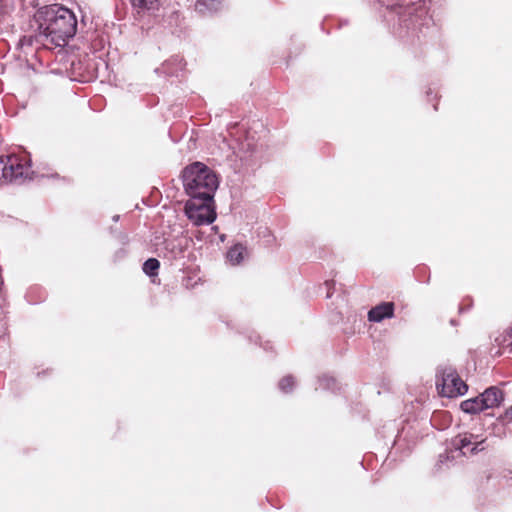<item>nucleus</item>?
I'll use <instances>...</instances> for the list:
<instances>
[{
    "instance_id": "9d476101",
    "label": "nucleus",
    "mask_w": 512,
    "mask_h": 512,
    "mask_svg": "<svg viewBox=\"0 0 512 512\" xmlns=\"http://www.w3.org/2000/svg\"><path fill=\"white\" fill-rule=\"evenodd\" d=\"M460 407L463 412L468 414H476L485 410V407L482 403L481 395L463 401Z\"/></svg>"
},
{
    "instance_id": "39448f33",
    "label": "nucleus",
    "mask_w": 512,
    "mask_h": 512,
    "mask_svg": "<svg viewBox=\"0 0 512 512\" xmlns=\"http://www.w3.org/2000/svg\"><path fill=\"white\" fill-rule=\"evenodd\" d=\"M185 213L197 226L211 224L216 219L214 201H208L204 197H190L185 204Z\"/></svg>"
},
{
    "instance_id": "6e6552de",
    "label": "nucleus",
    "mask_w": 512,
    "mask_h": 512,
    "mask_svg": "<svg viewBox=\"0 0 512 512\" xmlns=\"http://www.w3.org/2000/svg\"><path fill=\"white\" fill-rule=\"evenodd\" d=\"M480 395L485 409L498 407L504 399L502 391L495 386L487 388Z\"/></svg>"
},
{
    "instance_id": "20e7f679",
    "label": "nucleus",
    "mask_w": 512,
    "mask_h": 512,
    "mask_svg": "<svg viewBox=\"0 0 512 512\" xmlns=\"http://www.w3.org/2000/svg\"><path fill=\"white\" fill-rule=\"evenodd\" d=\"M31 173V165L25 156L12 154L0 157V181H21L29 178Z\"/></svg>"
},
{
    "instance_id": "a211bd4d",
    "label": "nucleus",
    "mask_w": 512,
    "mask_h": 512,
    "mask_svg": "<svg viewBox=\"0 0 512 512\" xmlns=\"http://www.w3.org/2000/svg\"><path fill=\"white\" fill-rule=\"evenodd\" d=\"M443 458L444 456L443 455H440V461L443 462Z\"/></svg>"
},
{
    "instance_id": "f3484780",
    "label": "nucleus",
    "mask_w": 512,
    "mask_h": 512,
    "mask_svg": "<svg viewBox=\"0 0 512 512\" xmlns=\"http://www.w3.org/2000/svg\"><path fill=\"white\" fill-rule=\"evenodd\" d=\"M502 417H503L504 421L512 422V406L505 411V413Z\"/></svg>"
},
{
    "instance_id": "f03ea898",
    "label": "nucleus",
    "mask_w": 512,
    "mask_h": 512,
    "mask_svg": "<svg viewBox=\"0 0 512 512\" xmlns=\"http://www.w3.org/2000/svg\"><path fill=\"white\" fill-rule=\"evenodd\" d=\"M183 184L190 197H201L212 201L219 180L213 170L201 162H194L183 171Z\"/></svg>"
},
{
    "instance_id": "ddd939ff",
    "label": "nucleus",
    "mask_w": 512,
    "mask_h": 512,
    "mask_svg": "<svg viewBox=\"0 0 512 512\" xmlns=\"http://www.w3.org/2000/svg\"><path fill=\"white\" fill-rule=\"evenodd\" d=\"M134 8L140 11H154L161 5V0H131Z\"/></svg>"
},
{
    "instance_id": "f8f14e48",
    "label": "nucleus",
    "mask_w": 512,
    "mask_h": 512,
    "mask_svg": "<svg viewBox=\"0 0 512 512\" xmlns=\"http://www.w3.org/2000/svg\"><path fill=\"white\" fill-rule=\"evenodd\" d=\"M495 342L503 350V353L512 355V327L500 334Z\"/></svg>"
},
{
    "instance_id": "423d86ee",
    "label": "nucleus",
    "mask_w": 512,
    "mask_h": 512,
    "mask_svg": "<svg viewBox=\"0 0 512 512\" xmlns=\"http://www.w3.org/2000/svg\"><path fill=\"white\" fill-rule=\"evenodd\" d=\"M484 443L485 439L468 432L457 435L452 441L455 450L461 451L463 455L483 451L485 449Z\"/></svg>"
},
{
    "instance_id": "1a4fd4ad",
    "label": "nucleus",
    "mask_w": 512,
    "mask_h": 512,
    "mask_svg": "<svg viewBox=\"0 0 512 512\" xmlns=\"http://www.w3.org/2000/svg\"><path fill=\"white\" fill-rule=\"evenodd\" d=\"M222 7L220 0H198L195 3V10L202 16L211 15Z\"/></svg>"
},
{
    "instance_id": "2eb2a0df",
    "label": "nucleus",
    "mask_w": 512,
    "mask_h": 512,
    "mask_svg": "<svg viewBox=\"0 0 512 512\" xmlns=\"http://www.w3.org/2000/svg\"><path fill=\"white\" fill-rule=\"evenodd\" d=\"M295 385V380L292 376H286L282 378L279 382V388L282 392L288 393L290 392Z\"/></svg>"
},
{
    "instance_id": "f257e3e1",
    "label": "nucleus",
    "mask_w": 512,
    "mask_h": 512,
    "mask_svg": "<svg viewBox=\"0 0 512 512\" xmlns=\"http://www.w3.org/2000/svg\"><path fill=\"white\" fill-rule=\"evenodd\" d=\"M37 39L43 46L53 49L64 47L77 31L75 14L63 6H45L35 14Z\"/></svg>"
},
{
    "instance_id": "0eeeda50",
    "label": "nucleus",
    "mask_w": 512,
    "mask_h": 512,
    "mask_svg": "<svg viewBox=\"0 0 512 512\" xmlns=\"http://www.w3.org/2000/svg\"><path fill=\"white\" fill-rule=\"evenodd\" d=\"M394 315V303L383 302L376 305L368 312V320L371 322H381L384 319H390Z\"/></svg>"
},
{
    "instance_id": "7ed1b4c3",
    "label": "nucleus",
    "mask_w": 512,
    "mask_h": 512,
    "mask_svg": "<svg viewBox=\"0 0 512 512\" xmlns=\"http://www.w3.org/2000/svg\"><path fill=\"white\" fill-rule=\"evenodd\" d=\"M436 386L439 393L448 398L457 397L467 392V385L460 378L455 368L444 364L437 368Z\"/></svg>"
},
{
    "instance_id": "dca6fc26",
    "label": "nucleus",
    "mask_w": 512,
    "mask_h": 512,
    "mask_svg": "<svg viewBox=\"0 0 512 512\" xmlns=\"http://www.w3.org/2000/svg\"><path fill=\"white\" fill-rule=\"evenodd\" d=\"M319 385L323 389H332L335 386V380L332 377L324 376L319 379Z\"/></svg>"
},
{
    "instance_id": "4468645a",
    "label": "nucleus",
    "mask_w": 512,
    "mask_h": 512,
    "mask_svg": "<svg viewBox=\"0 0 512 512\" xmlns=\"http://www.w3.org/2000/svg\"><path fill=\"white\" fill-rule=\"evenodd\" d=\"M159 267V261L155 258H150L144 262L143 271L145 274L152 277L157 275Z\"/></svg>"
},
{
    "instance_id": "9b49d317",
    "label": "nucleus",
    "mask_w": 512,
    "mask_h": 512,
    "mask_svg": "<svg viewBox=\"0 0 512 512\" xmlns=\"http://www.w3.org/2000/svg\"><path fill=\"white\" fill-rule=\"evenodd\" d=\"M246 254V248L241 244L232 246L227 252V259L232 265H238L242 262Z\"/></svg>"
}]
</instances>
